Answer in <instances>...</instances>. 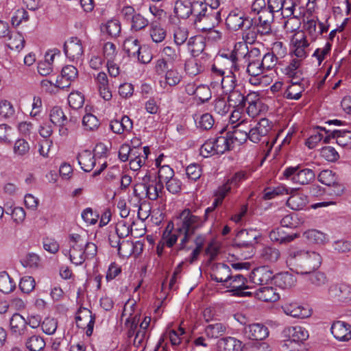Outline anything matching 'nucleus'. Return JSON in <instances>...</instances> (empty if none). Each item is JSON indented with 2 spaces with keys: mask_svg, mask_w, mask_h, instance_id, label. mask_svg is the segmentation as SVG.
I'll list each match as a JSON object with an SVG mask.
<instances>
[{
  "mask_svg": "<svg viewBox=\"0 0 351 351\" xmlns=\"http://www.w3.org/2000/svg\"><path fill=\"white\" fill-rule=\"evenodd\" d=\"M291 269L298 274L307 275L317 269L322 263L321 256L315 252L291 250L287 259Z\"/></svg>",
  "mask_w": 351,
  "mask_h": 351,
  "instance_id": "obj_1",
  "label": "nucleus"
},
{
  "mask_svg": "<svg viewBox=\"0 0 351 351\" xmlns=\"http://www.w3.org/2000/svg\"><path fill=\"white\" fill-rule=\"evenodd\" d=\"M208 3L199 1V10L195 14L194 24L202 32L211 29L221 21V12Z\"/></svg>",
  "mask_w": 351,
  "mask_h": 351,
  "instance_id": "obj_2",
  "label": "nucleus"
},
{
  "mask_svg": "<svg viewBox=\"0 0 351 351\" xmlns=\"http://www.w3.org/2000/svg\"><path fill=\"white\" fill-rule=\"evenodd\" d=\"M180 223H178V230L180 232H186L194 234L195 231L203 225L202 219L192 213L190 209L182 210L180 215Z\"/></svg>",
  "mask_w": 351,
  "mask_h": 351,
  "instance_id": "obj_3",
  "label": "nucleus"
},
{
  "mask_svg": "<svg viewBox=\"0 0 351 351\" xmlns=\"http://www.w3.org/2000/svg\"><path fill=\"white\" fill-rule=\"evenodd\" d=\"M71 245L69 250V258L71 263L76 265H82L86 260V256L84 252V243H85V236L78 234H72L69 236Z\"/></svg>",
  "mask_w": 351,
  "mask_h": 351,
  "instance_id": "obj_4",
  "label": "nucleus"
},
{
  "mask_svg": "<svg viewBox=\"0 0 351 351\" xmlns=\"http://www.w3.org/2000/svg\"><path fill=\"white\" fill-rule=\"evenodd\" d=\"M243 49H247V52L243 54V58L247 63L246 71L248 74L253 75H261V52L256 47H252L248 49L246 45L243 46Z\"/></svg>",
  "mask_w": 351,
  "mask_h": 351,
  "instance_id": "obj_5",
  "label": "nucleus"
},
{
  "mask_svg": "<svg viewBox=\"0 0 351 351\" xmlns=\"http://www.w3.org/2000/svg\"><path fill=\"white\" fill-rule=\"evenodd\" d=\"M283 176L287 179H291L294 183L302 185L309 184L315 178L313 170L310 169L299 170V167L287 168L283 172Z\"/></svg>",
  "mask_w": 351,
  "mask_h": 351,
  "instance_id": "obj_6",
  "label": "nucleus"
},
{
  "mask_svg": "<svg viewBox=\"0 0 351 351\" xmlns=\"http://www.w3.org/2000/svg\"><path fill=\"white\" fill-rule=\"evenodd\" d=\"M96 316L86 308H80L75 316L76 325L79 328L86 330V335L88 337L92 335L95 322Z\"/></svg>",
  "mask_w": 351,
  "mask_h": 351,
  "instance_id": "obj_7",
  "label": "nucleus"
},
{
  "mask_svg": "<svg viewBox=\"0 0 351 351\" xmlns=\"http://www.w3.org/2000/svg\"><path fill=\"white\" fill-rule=\"evenodd\" d=\"M143 185L146 197L151 200H156L160 197L164 189L163 184L157 180L156 177L153 178L149 173L143 177Z\"/></svg>",
  "mask_w": 351,
  "mask_h": 351,
  "instance_id": "obj_8",
  "label": "nucleus"
},
{
  "mask_svg": "<svg viewBox=\"0 0 351 351\" xmlns=\"http://www.w3.org/2000/svg\"><path fill=\"white\" fill-rule=\"evenodd\" d=\"M272 128V122L268 119H261L256 125L251 128L248 131L247 134L250 135V140L255 143H259L262 138L269 135Z\"/></svg>",
  "mask_w": 351,
  "mask_h": 351,
  "instance_id": "obj_9",
  "label": "nucleus"
},
{
  "mask_svg": "<svg viewBox=\"0 0 351 351\" xmlns=\"http://www.w3.org/2000/svg\"><path fill=\"white\" fill-rule=\"evenodd\" d=\"M227 27L232 31H237L243 27L250 28L252 21L244 18V14L238 10L231 11L226 19Z\"/></svg>",
  "mask_w": 351,
  "mask_h": 351,
  "instance_id": "obj_10",
  "label": "nucleus"
},
{
  "mask_svg": "<svg viewBox=\"0 0 351 351\" xmlns=\"http://www.w3.org/2000/svg\"><path fill=\"white\" fill-rule=\"evenodd\" d=\"M258 23H255L258 34L261 36L269 35L271 33V24L274 21V14L269 9L260 10Z\"/></svg>",
  "mask_w": 351,
  "mask_h": 351,
  "instance_id": "obj_11",
  "label": "nucleus"
},
{
  "mask_svg": "<svg viewBox=\"0 0 351 351\" xmlns=\"http://www.w3.org/2000/svg\"><path fill=\"white\" fill-rule=\"evenodd\" d=\"M328 297L339 302L351 300V287L345 283L332 284L328 289Z\"/></svg>",
  "mask_w": 351,
  "mask_h": 351,
  "instance_id": "obj_12",
  "label": "nucleus"
},
{
  "mask_svg": "<svg viewBox=\"0 0 351 351\" xmlns=\"http://www.w3.org/2000/svg\"><path fill=\"white\" fill-rule=\"evenodd\" d=\"M258 237L255 230L243 229L239 231L234 239V245L239 247L252 248Z\"/></svg>",
  "mask_w": 351,
  "mask_h": 351,
  "instance_id": "obj_13",
  "label": "nucleus"
},
{
  "mask_svg": "<svg viewBox=\"0 0 351 351\" xmlns=\"http://www.w3.org/2000/svg\"><path fill=\"white\" fill-rule=\"evenodd\" d=\"M273 271L268 266H261L252 270L250 278L252 283L263 286L274 280Z\"/></svg>",
  "mask_w": 351,
  "mask_h": 351,
  "instance_id": "obj_14",
  "label": "nucleus"
},
{
  "mask_svg": "<svg viewBox=\"0 0 351 351\" xmlns=\"http://www.w3.org/2000/svg\"><path fill=\"white\" fill-rule=\"evenodd\" d=\"M64 52L71 60H78L84 53L81 40L77 37L71 38L64 44Z\"/></svg>",
  "mask_w": 351,
  "mask_h": 351,
  "instance_id": "obj_15",
  "label": "nucleus"
},
{
  "mask_svg": "<svg viewBox=\"0 0 351 351\" xmlns=\"http://www.w3.org/2000/svg\"><path fill=\"white\" fill-rule=\"evenodd\" d=\"M243 333L250 339L261 341L268 337L269 330L264 324L255 323L245 326Z\"/></svg>",
  "mask_w": 351,
  "mask_h": 351,
  "instance_id": "obj_16",
  "label": "nucleus"
},
{
  "mask_svg": "<svg viewBox=\"0 0 351 351\" xmlns=\"http://www.w3.org/2000/svg\"><path fill=\"white\" fill-rule=\"evenodd\" d=\"M199 1H195L191 3L189 1H177L175 3L174 13L178 18L186 19L190 15L196 14L199 10Z\"/></svg>",
  "mask_w": 351,
  "mask_h": 351,
  "instance_id": "obj_17",
  "label": "nucleus"
},
{
  "mask_svg": "<svg viewBox=\"0 0 351 351\" xmlns=\"http://www.w3.org/2000/svg\"><path fill=\"white\" fill-rule=\"evenodd\" d=\"M283 340L304 342L308 338V331L300 326H289L282 332Z\"/></svg>",
  "mask_w": 351,
  "mask_h": 351,
  "instance_id": "obj_18",
  "label": "nucleus"
},
{
  "mask_svg": "<svg viewBox=\"0 0 351 351\" xmlns=\"http://www.w3.org/2000/svg\"><path fill=\"white\" fill-rule=\"evenodd\" d=\"M239 53L237 50L234 49L232 51V54L229 55L230 59L216 58L215 62L217 64V66L223 68V71L230 70V73H236L241 69V66L238 62Z\"/></svg>",
  "mask_w": 351,
  "mask_h": 351,
  "instance_id": "obj_19",
  "label": "nucleus"
},
{
  "mask_svg": "<svg viewBox=\"0 0 351 351\" xmlns=\"http://www.w3.org/2000/svg\"><path fill=\"white\" fill-rule=\"evenodd\" d=\"M330 330L334 337L339 341H347L351 339V326L345 322H335Z\"/></svg>",
  "mask_w": 351,
  "mask_h": 351,
  "instance_id": "obj_20",
  "label": "nucleus"
},
{
  "mask_svg": "<svg viewBox=\"0 0 351 351\" xmlns=\"http://www.w3.org/2000/svg\"><path fill=\"white\" fill-rule=\"evenodd\" d=\"M246 282L245 278L241 274H231L230 279L224 286L228 288H231V291L235 292V294L239 296L250 295L252 294L251 292H245L242 290L245 289L247 287L245 286Z\"/></svg>",
  "mask_w": 351,
  "mask_h": 351,
  "instance_id": "obj_21",
  "label": "nucleus"
},
{
  "mask_svg": "<svg viewBox=\"0 0 351 351\" xmlns=\"http://www.w3.org/2000/svg\"><path fill=\"white\" fill-rule=\"evenodd\" d=\"M232 271L230 268L226 264L217 263L213 267L210 274L211 280L217 282L223 283V285L230 279Z\"/></svg>",
  "mask_w": 351,
  "mask_h": 351,
  "instance_id": "obj_22",
  "label": "nucleus"
},
{
  "mask_svg": "<svg viewBox=\"0 0 351 351\" xmlns=\"http://www.w3.org/2000/svg\"><path fill=\"white\" fill-rule=\"evenodd\" d=\"M243 89L241 87L231 92L226 93L228 96V102L230 106L233 108H244L250 95H244Z\"/></svg>",
  "mask_w": 351,
  "mask_h": 351,
  "instance_id": "obj_23",
  "label": "nucleus"
},
{
  "mask_svg": "<svg viewBox=\"0 0 351 351\" xmlns=\"http://www.w3.org/2000/svg\"><path fill=\"white\" fill-rule=\"evenodd\" d=\"M185 92L189 95H196L202 103H205L211 98L210 90L206 86H199L195 87V85L193 83H189L185 86Z\"/></svg>",
  "mask_w": 351,
  "mask_h": 351,
  "instance_id": "obj_24",
  "label": "nucleus"
},
{
  "mask_svg": "<svg viewBox=\"0 0 351 351\" xmlns=\"http://www.w3.org/2000/svg\"><path fill=\"white\" fill-rule=\"evenodd\" d=\"M243 347L242 341L231 337L221 338L217 343V351H241Z\"/></svg>",
  "mask_w": 351,
  "mask_h": 351,
  "instance_id": "obj_25",
  "label": "nucleus"
},
{
  "mask_svg": "<svg viewBox=\"0 0 351 351\" xmlns=\"http://www.w3.org/2000/svg\"><path fill=\"white\" fill-rule=\"evenodd\" d=\"M78 164L85 172H90L93 170L96 164L95 156L90 150H83L77 156Z\"/></svg>",
  "mask_w": 351,
  "mask_h": 351,
  "instance_id": "obj_26",
  "label": "nucleus"
},
{
  "mask_svg": "<svg viewBox=\"0 0 351 351\" xmlns=\"http://www.w3.org/2000/svg\"><path fill=\"white\" fill-rule=\"evenodd\" d=\"M255 296L260 300L264 302H274L279 300L280 295L276 289L272 287H261L256 290Z\"/></svg>",
  "mask_w": 351,
  "mask_h": 351,
  "instance_id": "obj_27",
  "label": "nucleus"
},
{
  "mask_svg": "<svg viewBox=\"0 0 351 351\" xmlns=\"http://www.w3.org/2000/svg\"><path fill=\"white\" fill-rule=\"evenodd\" d=\"M206 47V38L201 35L191 37L187 41L188 50L195 57L202 53Z\"/></svg>",
  "mask_w": 351,
  "mask_h": 351,
  "instance_id": "obj_28",
  "label": "nucleus"
},
{
  "mask_svg": "<svg viewBox=\"0 0 351 351\" xmlns=\"http://www.w3.org/2000/svg\"><path fill=\"white\" fill-rule=\"evenodd\" d=\"M27 320L19 313H14L10 320L11 332L16 335H22L27 328Z\"/></svg>",
  "mask_w": 351,
  "mask_h": 351,
  "instance_id": "obj_29",
  "label": "nucleus"
},
{
  "mask_svg": "<svg viewBox=\"0 0 351 351\" xmlns=\"http://www.w3.org/2000/svg\"><path fill=\"white\" fill-rule=\"evenodd\" d=\"M282 309L287 315L293 317L303 319L310 316L309 311L297 303L287 304Z\"/></svg>",
  "mask_w": 351,
  "mask_h": 351,
  "instance_id": "obj_30",
  "label": "nucleus"
},
{
  "mask_svg": "<svg viewBox=\"0 0 351 351\" xmlns=\"http://www.w3.org/2000/svg\"><path fill=\"white\" fill-rule=\"evenodd\" d=\"M269 237L271 241L284 244L293 241L299 237V234L297 233L287 234L284 232L282 227H281L271 230L269 232Z\"/></svg>",
  "mask_w": 351,
  "mask_h": 351,
  "instance_id": "obj_31",
  "label": "nucleus"
},
{
  "mask_svg": "<svg viewBox=\"0 0 351 351\" xmlns=\"http://www.w3.org/2000/svg\"><path fill=\"white\" fill-rule=\"evenodd\" d=\"M280 256V251L271 246H264L259 252V257L261 261L267 263H276Z\"/></svg>",
  "mask_w": 351,
  "mask_h": 351,
  "instance_id": "obj_32",
  "label": "nucleus"
},
{
  "mask_svg": "<svg viewBox=\"0 0 351 351\" xmlns=\"http://www.w3.org/2000/svg\"><path fill=\"white\" fill-rule=\"evenodd\" d=\"M274 280L275 285L282 289L291 288L296 282L295 277L289 272L274 275Z\"/></svg>",
  "mask_w": 351,
  "mask_h": 351,
  "instance_id": "obj_33",
  "label": "nucleus"
},
{
  "mask_svg": "<svg viewBox=\"0 0 351 351\" xmlns=\"http://www.w3.org/2000/svg\"><path fill=\"white\" fill-rule=\"evenodd\" d=\"M161 58L173 66L181 60L180 50L170 46L165 47L161 51Z\"/></svg>",
  "mask_w": 351,
  "mask_h": 351,
  "instance_id": "obj_34",
  "label": "nucleus"
},
{
  "mask_svg": "<svg viewBox=\"0 0 351 351\" xmlns=\"http://www.w3.org/2000/svg\"><path fill=\"white\" fill-rule=\"evenodd\" d=\"M306 203L307 197L300 193H295L291 195L287 201V205L295 210L302 209L306 205Z\"/></svg>",
  "mask_w": 351,
  "mask_h": 351,
  "instance_id": "obj_35",
  "label": "nucleus"
},
{
  "mask_svg": "<svg viewBox=\"0 0 351 351\" xmlns=\"http://www.w3.org/2000/svg\"><path fill=\"white\" fill-rule=\"evenodd\" d=\"M6 38V45L10 49L20 51L23 48L25 39L21 33L12 32Z\"/></svg>",
  "mask_w": 351,
  "mask_h": 351,
  "instance_id": "obj_36",
  "label": "nucleus"
},
{
  "mask_svg": "<svg viewBox=\"0 0 351 351\" xmlns=\"http://www.w3.org/2000/svg\"><path fill=\"white\" fill-rule=\"evenodd\" d=\"M50 121L55 125L62 127L67 123L68 119L60 106H54L50 110Z\"/></svg>",
  "mask_w": 351,
  "mask_h": 351,
  "instance_id": "obj_37",
  "label": "nucleus"
},
{
  "mask_svg": "<svg viewBox=\"0 0 351 351\" xmlns=\"http://www.w3.org/2000/svg\"><path fill=\"white\" fill-rule=\"evenodd\" d=\"M227 327L225 324L221 322H215L208 325L204 329V332L208 338L216 339L223 335Z\"/></svg>",
  "mask_w": 351,
  "mask_h": 351,
  "instance_id": "obj_38",
  "label": "nucleus"
},
{
  "mask_svg": "<svg viewBox=\"0 0 351 351\" xmlns=\"http://www.w3.org/2000/svg\"><path fill=\"white\" fill-rule=\"evenodd\" d=\"M215 145V153L217 154H221L225 153L226 151L230 150L232 146L230 143V138L227 134L226 136H220L215 138H212Z\"/></svg>",
  "mask_w": 351,
  "mask_h": 351,
  "instance_id": "obj_39",
  "label": "nucleus"
},
{
  "mask_svg": "<svg viewBox=\"0 0 351 351\" xmlns=\"http://www.w3.org/2000/svg\"><path fill=\"white\" fill-rule=\"evenodd\" d=\"M124 51L129 57L136 58V54L139 52L141 46L138 39L130 37L126 38L123 45Z\"/></svg>",
  "mask_w": 351,
  "mask_h": 351,
  "instance_id": "obj_40",
  "label": "nucleus"
},
{
  "mask_svg": "<svg viewBox=\"0 0 351 351\" xmlns=\"http://www.w3.org/2000/svg\"><path fill=\"white\" fill-rule=\"evenodd\" d=\"M45 341L43 337L33 335L28 337L25 341V346L29 351H40L45 347Z\"/></svg>",
  "mask_w": 351,
  "mask_h": 351,
  "instance_id": "obj_41",
  "label": "nucleus"
},
{
  "mask_svg": "<svg viewBox=\"0 0 351 351\" xmlns=\"http://www.w3.org/2000/svg\"><path fill=\"white\" fill-rule=\"evenodd\" d=\"M219 81L221 82V88L226 94L239 88V86L237 84L235 73H230V75L223 76Z\"/></svg>",
  "mask_w": 351,
  "mask_h": 351,
  "instance_id": "obj_42",
  "label": "nucleus"
},
{
  "mask_svg": "<svg viewBox=\"0 0 351 351\" xmlns=\"http://www.w3.org/2000/svg\"><path fill=\"white\" fill-rule=\"evenodd\" d=\"M16 287V283L10 278L6 271L0 273V291L4 293H10Z\"/></svg>",
  "mask_w": 351,
  "mask_h": 351,
  "instance_id": "obj_43",
  "label": "nucleus"
},
{
  "mask_svg": "<svg viewBox=\"0 0 351 351\" xmlns=\"http://www.w3.org/2000/svg\"><path fill=\"white\" fill-rule=\"evenodd\" d=\"M247 132L248 131L247 130H239L233 128L232 131H228L226 134L233 147V145L236 143L242 144L245 142L247 138L250 139V135H248Z\"/></svg>",
  "mask_w": 351,
  "mask_h": 351,
  "instance_id": "obj_44",
  "label": "nucleus"
},
{
  "mask_svg": "<svg viewBox=\"0 0 351 351\" xmlns=\"http://www.w3.org/2000/svg\"><path fill=\"white\" fill-rule=\"evenodd\" d=\"M333 136H336L337 143L343 147L351 148V131L333 130Z\"/></svg>",
  "mask_w": 351,
  "mask_h": 351,
  "instance_id": "obj_45",
  "label": "nucleus"
},
{
  "mask_svg": "<svg viewBox=\"0 0 351 351\" xmlns=\"http://www.w3.org/2000/svg\"><path fill=\"white\" fill-rule=\"evenodd\" d=\"M101 29L103 32H106L111 37H116L121 32V24L118 20L113 19L108 21Z\"/></svg>",
  "mask_w": 351,
  "mask_h": 351,
  "instance_id": "obj_46",
  "label": "nucleus"
},
{
  "mask_svg": "<svg viewBox=\"0 0 351 351\" xmlns=\"http://www.w3.org/2000/svg\"><path fill=\"white\" fill-rule=\"evenodd\" d=\"M184 70L188 75L195 76L201 73L202 67L197 60L194 58H191L186 60Z\"/></svg>",
  "mask_w": 351,
  "mask_h": 351,
  "instance_id": "obj_47",
  "label": "nucleus"
},
{
  "mask_svg": "<svg viewBox=\"0 0 351 351\" xmlns=\"http://www.w3.org/2000/svg\"><path fill=\"white\" fill-rule=\"evenodd\" d=\"M304 89V85H289L284 93V97L289 99L298 100Z\"/></svg>",
  "mask_w": 351,
  "mask_h": 351,
  "instance_id": "obj_48",
  "label": "nucleus"
},
{
  "mask_svg": "<svg viewBox=\"0 0 351 351\" xmlns=\"http://www.w3.org/2000/svg\"><path fill=\"white\" fill-rule=\"evenodd\" d=\"M165 79L166 84L170 86H175L180 82L182 75L177 69L171 66L169 70H167L165 73Z\"/></svg>",
  "mask_w": 351,
  "mask_h": 351,
  "instance_id": "obj_49",
  "label": "nucleus"
},
{
  "mask_svg": "<svg viewBox=\"0 0 351 351\" xmlns=\"http://www.w3.org/2000/svg\"><path fill=\"white\" fill-rule=\"evenodd\" d=\"M68 102L72 109L78 110L84 105V97L80 92H72L69 95Z\"/></svg>",
  "mask_w": 351,
  "mask_h": 351,
  "instance_id": "obj_50",
  "label": "nucleus"
},
{
  "mask_svg": "<svg viewBox=\"0 0 351 351\" xmlns=\"http://www.w3.org/2000/svg\"><path fill=\"white\" fill-rule=\"evenodd\" d=\"M278 58L274 53H267L263 56H261V69L262 73L265 70H271L277 63Z\"/></svg>",
  "mask_w": 351,
  "mask_h": 351,
  "instance_id": "obj_51",
  "label": "nucleus"
},
{
  "mask_svg": "<svg viewBox=\"0 0 351 351\" xmlns=\"http://www.w3.org/2000/svg\"><path fill=\"white\" fill-rule=\"evenodd\" d=\"M132 223H128L125 220H120L116 225V234L119 239L125 238L132 232Z\"/></svg>",
  "mask_w": 351,
  "mask_h": 351,
  "instance_id": "obj_52",
  "label": "nucleus"
},
{
  "mask_svg": "<svg viewBox=\"0 0 351 351\" xmlns=\"http://www.w3.org/2000/svg\"><path fill=\"white\" fill-rule=\"evenodd\" d=\"M215 119L212 114L204 113L199 117L197 127L202 130H209L213 127Z\"/></svg>",
  "mask_w": 351,
  "mask_h": 351,
  "instance_id": "obj_53",
  "label": "nucleus"
},
{
  "mask_svg": "<svg viewBox=\"0 0 351 351\" xmlns=\"http://www.w3.org/2000/svg\"><path fill=\"white\" fill-rule=\"evenodd\" d=\"M288 189L284 186H278L277 187H267L264 190L263 199H271L276 196L283 194H287Z\"/></svg>",
  "mask_w": 351,
  "mask_h": 351,
  "instance_id": "obj_54",
  "label": "nucleus"
},
{
  "mask_svg": "<svg viewBox=\"0 0 351 351\" xmlns=\"http://www.w3.org/2000/svg\"><path fill=\"white\" fill-rule=\"evenodd\" d=\"M30 146L29 143L23 138H19L16 141L13 151L15 155L18 156H23L29 152Z\"/></svg>",
  "mask_w": 351,
  "mask_h": 351,
  "instance_id": "obj_55",
  "label": "nucleus"
},
{
  "mask_svg": "<svg viewBox=\"0 0 351 351\" xmlns=\"http://www.w3.org/2000/svg\"><path fill=\"white\" fill-rule=\"evenodd\" d=\"M189 37V31L186 27H177L173 30V40L176 45L184 44Z\"/></svg>",
  "mask_w": 351,
  "mask_h": 351,
  "instance_id": "obj_56",
  "label": "nucleus"
},
{
  "mask_svg": "<svg viewBox=\"0 0 351 351\" xmlns=\"http://www.w3.org/2000/svg\"><path fill=\"white\" fill-rule=\"evenodd\" d=\"M303 237L310 243H321L325 239L324 234L316 230H309L304 232Z\"/></svg>",
  "mask_w": 351,
  "mask_h": 351,
  "instance_id": "obj_57",
  "label": "nucleus"
},
{
  "mask_svg": "<svg viewBox=\"0 0 351 351\" xmlns=\"http://www.w3.org/2000/svg\"><path fill=\"white\" fill-rule=\"evenodd\" d=\"M309 276L310 282L315 287H321L327 283L328 279L324 273L321 271L315 272L312 271L311 274H307Z\"/></svg>",
  "mask_w": 351,
  "mask_h": 351,
  "instance_id": "obj_58",
  "label": "nucleus"
},
{
  "mask_svg": "<svg viewBox=\"0 0 351 351\" xmlns=\"http://www.w3.org/2000/svg\"><path fill=\"white\" fill-rule=\"evenodd\" d=\"M61 76L63 80L68 82H73L77 78L78 71L77 68L73 65H66L62 69Z\"/></svg>",
  "mask_w": 351,
  "mask_h": 351,
  "instance_id": "obj_59",
  "label": "nucleus"
},
{
  "mask_svg": "<svg viewBox=\"0 0 351 351\" xmlns=\"http://www.w3.org/2000/svg\"><path fill=\"white\" fill-rule=\"evenodd\" d=\"M150 36L154 42L160 43L166 37V31L160 26L152 23L150 29Z\"/></svg>",
  "mask_w": 351,
  "mask_h": 351,
  "instance_id": "obj_60",
  "label": "nucleus"
},
{
  "mask_svg": "<svg viewBox=\"0 0 351 351\" xmlns=\"http://www.w3.org/2000/svg\"><path fill=\"white\" fill-rule=\"evenodd\" d=\"M309 45V43L305 38L300 40H296L295 42V50L294 54L295 56L300 58H304L306 57V52L305 51Z\"/></svg>",
  "mask_w": 351,
  "mask_h": 351,
  "instance_id": "obj_61",
  "label": "nucleus"
},
{
  "mask_svg": "<svg viewBox=\"0 0 351 351\" xmlns=\"http://www.w3.org/2000/svg\"><path fill=\"white\" fill-rule=\"evenodd\" d=\"M320 155L328 162H335L339 158V155L336 149L330 146H326L322 148Z\"/></svg>",
  "mask_w": 351,
  "mask_h": 351,
  "instance_id": "obj_62",
  "label": "nucleus"
},
{
  "mask_svg": "<svg viewBox=\"0 0 351 351\" xmlns=\"http://www.w3.org/2000/svg\"><path fill=\"white\" fill-rule=\"evenodd\" d=\"M318 180L327 186H331L335 183V174L329 169L322 171L317 177Z\"/></svg>",
  "mask_w": 351,
  "mask_h": 351,
  "instance_id": "obj_63",
  "label": "nucleus"
},
{
  "mask_svg": "<svg viewBox=\"0 0 351 351\" xmlns=\"http://www.w3.org/2000/svg\"><path fill=\"white\" fill-rule=\"evenodd\" d=\"M82 124L87 130H94L99 125V121L95 115L88 113L84 116Z\"/></svg>",
  "mask_w": 351,
  "mask_h": 351,
  "instance_id": "obj_64",
  "label": "nucleus"
}]
</instances>
